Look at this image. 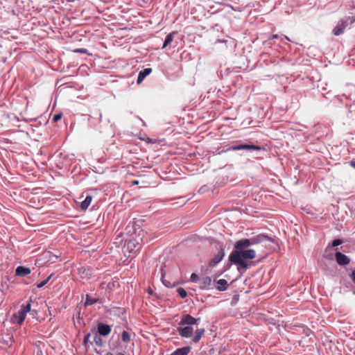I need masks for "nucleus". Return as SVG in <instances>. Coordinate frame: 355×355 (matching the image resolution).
<instances>
[{
  "label": "nucleus",
  "instance_id": "nucleus-37",
  "mask_svg": "<svg viewBox=\"0 0 355 355\" xmlns=\"http://www.w3.org/2000/svg\"><path fill=\"white\" fill-rule=\"evenodd\" d=\"M116 355H125L124 353H118Z\"/></svg>",
  "mask_w": 355,
  "mask_h": 355
},
{
  "label": "nucleus",
  "instance_id": "nucleus-19",
  "mask_svg": "<svg viewBox=\"0 0 355 355\" xmlns=\"http://www.w3.org/2000/svg\"><path fill=\"white\" fill-rule=\"evenodd\" d=\"M98 301V300L95 299V298H93L90 295H86V299H85V306H92L93 304H94L95 303H96Z\"/></svg>",
  "mask_w": 355,
  "mask_h": 355
},
{
  "label": "nucleus",
  "instance_id": "nucleus-32",
  "mask_svg": "<svg viewBox=\"0 0 355 355\" xmlns=\"http://www.w3.org/2000/svg\"><path fill=\"white\" fill-rule=\"evenodd\" d=\"M349 164H350V165H351L353 168H355V161H353V160H352V161H351V162H350V163H349Z\"/></svg>",
  "mask_w": 355,
  "mask_h": 355
},
{
  "label": "nucleus",
  "instance_id": "nucleus-6",
  "mask_svg": "<svg viewBox=\"0 0 355 355\" xmlns=\"http://www.w3.org/2000/svg\"><path fill=\"white\" fill-rule=\"evenodd\" d=\"M335 258L337 263L342 266H346L350 262V259L340 251L335 253Z\"/></svg>",
  "mask_w": 355,
  "mask_h": 355
},
{
  "label": "nucleus",
  "instance_id": "nucleus-17",
  "mask_svg": "<svg viewBox=\"0 0 355 355\" xmlns=\"http://www.w3.org/2000/svg\"><path fill=\"white\" fill-rule=\"evenodd\" d=\"M92 200V197L91 196H87L80 204L81 209L86 210L91 204Z\"/></svg>",
  "mask_w": 355,
  "mask_h": 355
},
{
  "label": "nucleus",
  "instance_id": "nucleus-7",
  "mask_svg": "<svg viewBox=\"0 0 355 355\" xmlns=\"http://www.w3.org/2000/svg\"><path fill=\"white\" fill-rule=\"evenodd\" d=\"M111 326L104 323H99L98 324V332L101 336H106L111 332Z\"/></svg>",
  "mask_w": 355,
  "mask_h": 355
},
{
  "label": "nucleus",
  "instance_id": "nucleus-13",
  "mask_svg": "<svg viewBox=\"0 0 355 355\" xmlns=\"http://www.w3.org/2000/svg\"><path fill=\"white\" fill-rule=\"evenodd\" d=\"M205 329L204 328L197 329L196 330V334L193 338L192 340L193 343H197L200 341L202 336L205 334Z\"/></svg>",
  "mask_w": 355,
  "mask_h": 355
},
{
  "label": "nucleus",
  "instance_id": "nucleus-1",
  "mask_svg": "<svg viewBox=\"0 0 355 355\" xmlns=\"http://www.w3.org/2000/svg\"><path fill=\"white\" fill-rule=\"evenodd\" d=\"M273 242V239L265 234H260L250 239H244L236 241L234 249L229 256V261L238 266L239 270L245 271L248 264L245 259H252L256 257L254 250L247 249L251 245Z\"/></svg>",
  "mask_w": 355,
  "mask_h": 355
},
{
  "label": "nucleus",
  "instance_id": "nucleus-18",
  "mask_svg": "<svg viewBox=\"0 0 355 355\" xmlns=\"http://www.w3.org/2000/svg\"><path fill=\"white\" fill-rule=\"evenodd\" d=\"M241 150H261V148L257 145L241 144Z\"/></svg>",
  "mask_w": 355,
  "mask_h": 355
},
{
  "label": "nucleus",
  "instance_id": "nucleus-2",
  "mask_svg": "<svg viewBox=\"0 0 355 355\" xmlns=\"http://www.w3.org/2000/svg\"><path fill=\"white\" fill-rule=\"evenodd\" d=\"M31 304L30 302L26 304H22L20 309L14 313L11 318V322L13 324H21L24 321L27 313L31 311Z\"/></svg>",
  "mask_w": 355,
  "mask_h": 355
},
{
  "label": "nucleus",
  "instance_id": "nucleus-33",
  "mask_svg": "<svg viewBox=\"0 0 355 355\" xmlns=\"http://www.w3.org/2000/svg\"><path fill=\"white\" fill-rule=\"evenodd\" d=\"M277 38H279V35L277 34L273 35L272 36V39H277Z\"/></svg>",
  "mask_w": 355,
  "mask_h": 355
},
{
  "label": "nucleus",
  "instance_id": "nucleus-30",
  "mask_svg": "<svg viewBox=\"0 0 355 355\" xmlns=\"http://www.w3.org/2000/svg\"><path fill=\"white\" fill-rule=\"evenodd\" d=\"M351 278L352 279L353 282L355 283V269L352 271L351 274Z\"/></svg>",
  "mask_w": 355,
  "mask_h": 355
},
{
  "label": "nucleus",
  "instance_id": "nucleus-14",
  "mask_svg": "<svg viewBox=\"0 0 355 355\" xmlns=\"http://www.w3.org/2000/svg\"><path fill=\"white\" fill-rule=\"evenodd\" d=\"M217 290L220 291H226L227 289V287H228V284H227V282L224 279H220L217 281Z\"/></svg>",
  "mask_w": 355,
  "mask_h": 355
},
{
  "label": "nucleus",
  "instance_id": "nucleus-12",
  "mask_svg": "<svg viewBox=\"0 0 355 355\" xmlns=\"http://www.w3.org/2000/svg\"><path fill=\"white\" fill-rule=\"evenodd\" d=\"M190 350L191 348L189 347H183L182 348L177 349L169 355H187Z\"/></svg>",
  "mask_w": 355,
  "mask_h": 355
},
{
  "label": "nucleus",
  "instance_id": "nucleus-38",
  "mask_svg": "<svg viewBox=\"0 0 355 355\" xmlns=\"http://www.w3.org/2000/svg\"><path fill=\"white\" fill-rule=\"evenodd\" d=\"M284 37H285L287 40L291 41V40H290V39H289L287 36H284Z\"/></svg>",
  "mask_w": 355,
  "mask_h": 355
},
{
  "label": "nucleus",
  "instance_id": "nucleus-35",
  "mask_svg": "<svg viewBox=\"0 0 355 355\" xmlns=\"http://www.w3.org/2000/svg\"><path fill=\"white\" fill-rule=\"evenodd\" d=\"M101 119H102V114H99V121H101Z\"/></svg>",
  "mask_w": 355,
  "mask_h": 355
},
{
  "label": "nucleus",
  "instance_id": "nucleus-21",
  "mask_svg": "<svg viewBox=\"0 0 355 355\" xmlns=\"http://www.w3.org/2000/svg\"><path fill=\"white\" fill-rule=\"evenodd\" d=\"M177 292L182 298H185L187 296V292L182 287H179Z\"/></svg>",
  "mask_w": 355,
  "mask_h": 355
},
{
  "label": "nucleus",
  "instance_id": "nucleus-15",
  "mask_svg": "<svg viewBox=\"0 0 355 355\" xmlns=\"http://www.w3.org/2000/svg\"><path fill=\"white\" fill-rule=\"evenodd\" d=\"M78 272L83 278H89L91 275L89 270L83 266L78 268Z\"/></svg>",
  "mask_w": 355,
  "mask_h": 355
},
{
  "label": "nucleus",
  "instance_id": "nucleus-39",
  "mask_svg": "<svg viewBox=\"0 0 355 355\" xmlns=\"http://www.w3.org/2000/svg\"><path fill=\"white\" fill-rule=\"evenodd\" d=\"M134 183L135 184H138V181H135Z\"/></svg>",
  "mask_w": 355,
  "mask_h": 355
},
{
  "label": "nucleus",
  "instance_id": "nucleus-5",
  "mask_svg": "<svg viewBox=\"0 0 355 355\" xmlns=\"http://www.w3.org/2000/svg\"><path fill=\"white\" fill-rule=\"evenodd\" d=\"M200 318H195L190 314H184L182 316L179 324H196L198 325Z\"/></svg>",
  "mask_w": 355,
  "mask_h": 355
},
{
  "label": "nucleus",
  "instance_id": "nucleus-4",
  "mask_svg": "<svg viewBox=\"0 0 355 355\" xmlns=\"http://www.w3.org/2000/svg\"><path fill=\"white\" fill-rule=\"evenodd\" d=\"M349 19L350 17H347L340 20L333 29V34L336 36L342 35L348 25V21L349 20Z\"/></svg>",
  "mask_w": 355,
  "mask_h": 355
},
{
  "label": "nucleus",
  "instance_id": "nucleus-25",
  "mask_svg": "<svg viewBox=\"0 0 355 355\" xmlns=\"http://www.w3.org/2000/svg\"><path fill=\"white\" fill-rule=\"evenodd\" d=\"M199 279V277L197 274L196 273H192L191 275V277H190V280L192 282H196Z\"/></svg>",
  "mask_w": 355,
  "mask_h": 355
},
{
  "label": "nucleus",
  "instance_id": "nucleus-28",
  "mask_svg": "<svg viewBox=\"0 0 355 355\" xmlns=\"http://www.w3.org/2000/svg\"><path fill=\"white\" fill-rule=\"evenodd\" d=\"M62 118V114H57L53 116V121L56 122L59 121Z\"/></svg>",
  "mask_w": 355,
  "mask_h": 355
},
{
  "label": "nucleus",
  "instance_id": "nucleus-20",
  "mask_svg": "<svg viewBox=\"0 0 355 355\" xmlns=\"http://www.w3.org/2000/svg\"><path fill=\"white\" fill-rule=\"evenodd\" d=\"M121 338L124 343H129L130 340V336L129 333L127 331H123Z\"/></svg>",
  "mask_w": 355,
  "mask_h": 355
},
{
  "label": "nucleus",
  "instance_id": "nucleus-27",
  "mask_svg": "<svg viewBox=\"0 0 355 355\" xmlns=\"http://www.w3.org/2000/svg\"><path fill=\"white\" fill-rule=\"evenodd\" d=\"M341 243H342V240H340V239H335V240L333 241V242L331 243V246L336 247V246L340 245Z\"/></svg>",
  "mask_w": 355,
  "mask_h": 355
},
{
  "label": "nucleus",
  "instance_id": "nucleus-22",
  "mask_svg": "<svg viewBox=\"0 0 355 355\" xmlns=\"http://www.w3.org/2000/svg\"><path fill=\"white\" fill-rule=\"evenodd\" d=\"M241 144L239 145H234L228 147L226 150V151H236V150H241Z\"/></svg>",
  "mask_w": 355,
  "mask_h": 355
},
{
  "label": "nucleus",
  "instance_id": "nucleus-16",
  "mask_svg": "<svg viewBox=\"0 0 355 355\" xmlns=\"http://www.w3.org/2000/svg\"><path fill=\"white\" fill-rule=\"evenodd\" d=\"M176 33L175 32H172L169 34H168L166 36V38L164 40V44H163V46H162V49L166 48L170 43H171V42L173 41V37H174V35Z\"/></svg>",
  "mask_w": 355,
  "mask_h": 355
},
{
  "label": "nucleus",
  "instance_id": "nucleus-23",
  "mask_svg": "<svg viewBox=\"0 0 355 355\" xmlns=\"http://www.w3.org/2000/svg\"><path fill=\"white\" fill-rule=\"evenodd\" d=\"M51 277V275L49 276L46 279H45L44 280L41 282L40 284H38L37 287L39 288H41L43 286H44L49 282Z\"/></svg>",
  "mask_w": 355,
  "mask_h": 355
},
{
  "label": "nucleus",
  "instance_id": "nucleus-3",
  "mask_svg": "<svg viewBox=\"0 0 355 355\" xmlns=\"http://www.w3.org/2000/svg\"><path fill=\"white\" fill-rule=\"evenodd\" d=\"M180 327L178 328L179 334L186 338L192 337L194 332L193 324H179Z\"/></svg>",
  "mask_w": 355,
  "mask_h": 355
},
{
  "label": "nucleus",
  "instance_id": "nucleus-24",
  "mask_svg": "<svg viewBox=\"0 0 355 355\" xmlns=\"http://www.w3.org/2000/svg\"><path fill=\"white\" fill-rule=\"evenodd\" d=\"M73 52L78 53H85V54L89 55V53H88V50L87 49H84V48L75 49L73 50Z\"/></svg>",
  "mask_w": 355,
  "mask_h": 355
},
{
  "label": "nucleus",
  "instance_id": "nucleus-36",
  "mask_svg": "<svg viewBox=\"0 0 355 355\" xmlns=\"http://www.w3.org/2000/svg\"><path fill=\"white\" fill-rule=\"evenodd\" d=\"M105 355H114V354L111 352H107Z\"/></svg>",
  "mask_w": 355,
  "mask_h": 355
},
{
  "label": "nucleus",
  "instance_id": "nucleus-9",
  "mask_svg": "<svg viewBox=\"0 0 355 355\" xmlns=\"http://www.w3.org/2000/svg\"><path fill=\"white\" fill-rule=\"evenodd\" d=\"M31 272V270L29 268L19 266L15 270V274L17 276L24 277L29 275Z\"/></svg>",
  "mask_w": 355,
  "mask_h": 355
},
{
  "label": "nucleus",
  "instance_id": "nucleus-31",
  "mask_svg": "<svg viewBox=\"0 0 355 355\" xmlns=\"http://www.w3.org/2000/svg\"><path fill=\"white\" fill-rule=\"evenodd\" d=\"M163 283H164V286H166V287H171V286L170 282H166V281L163 280Z\"/></svg>",
  "mask_w": 355,
  "mask_h": 355
},
{
  "label": "nucleus",
  "instance_id": "nucleus-34",
  "mask_svg": "<svg viewBox=\"0 0 355 355\" xmlns=\"http://www.w3.org/2000/svg\"><path fill=\"white\" fill-rule=\"evenodd\" d=\"M354 21H355V19H354V18L352 17V19H351L350 23H351V24H352Z\"/></svg>",
  "mask_w": 355,
  "mask_h": 355
},
{
  "label": "nucleus",
  "instance_id": "nucleus-29",
  "mask_svg": "<svg viewBox=\"0 0 355 355\" xmlns=\"http://www.w3.org/2000/svg\"><path fill=\"white\" fill-rule=\"evenodd\" d=\"M90 336H91V334H87L85 336V338H84V343H85V344H87V342H88V340H89V338Z\"/></svg>",
  "mask_w": 355,
  "mask_h": 355
},
{
  "label": "nucleus",
  "instance_id": "nucleus-8",
  "mask_svg": "<svg viewBox=\"0 0 355 355\" xmlns=\"http://www.w3.org/2000/svg\"><path fill=\"white\" fill-rule=\"evenodd\" d=\"M225 256V251L223 249H220V250L214 256V257L210 261L209 266L213 267L216 266L217 263L220 262Z\"/></svg>",
  "mask_w": 355,
  "mask_h": 355
},
{
  "label": "nucleus",
  "instance_id": "nucleus-10",
  "mask_svg": "<svg viewBox=\"0 0 355 355\" xmlns=\"http://www.w3.org/2000/svg\"><path fill=\"white\" fill-rule=\"evenodd\" d=\"M152 72L151 68H145L144 69L139 71L137 80V83L140 84L144 78Z\"/></svg>",
  "mask_w": 355,
  "mask_h": 355
},
{
  "label": "nucleus",
  "instance_id": "nucleus-26",
  "mask_svg": "<svg viewBox=\"0 0 355 355\" xmlns=\"http://www.w3.org/2000/svg\"><path fill=\"white\" fill-rule=\"evenodd\" d=\"M94 341L96 344L98 346H101L102 345V339L101 337H99L98 335H96L94 337Z\"/></svg>",
  "mask_w": 355,
  "mask_h": 355
},
{
  "label": "nucleus",
  "instance_id": "nucleus-11",
  "mask_svg": "<svg viewBox=\"0 0 355 355\" xmlns=\"http://www.w3.org/2000/svg\"><path fill=\"white\" fill-rule=\"evenodd\" d=\"M211 284V278L209 276L204 277L200 280V288L207 289Z\"/></svg>",
  "mask_w": 355,
  "mask_h": 355
}]
</instances>
